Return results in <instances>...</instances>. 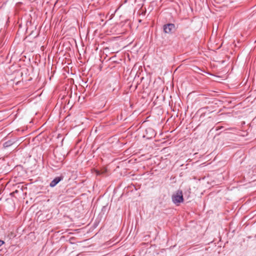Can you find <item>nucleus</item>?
<instances>
[{
	"label": "nucleus",
	"mask_w": 256,
	"mask_h": 256,
	"mask_svg": "<svg viewBox=\"0 0 256 256\" xmlns=\"http://www.w3.org/2000/svg\"><path fill=\"white\" fill-rule=\"evenodd\" d=\"M172 200L174 204L176 206H179L184 200L182 192L180 190L176 191V192L172 194Z\"/></svg>",
	"instance_id": "1"
},
{
	"label": "nucleus",
	"mask_w": 256,
	"mask_h": 256,
	"mask_svg": "<svg viewBox=\"0 0 256 256\" xmlns=\"http://www.w3.org/2000/svg\"><path fill=\"white\" fill-rule=\"evenodd\" d=\"M164 31L166 34H172L176 29L175 25L173 24H168L164 26Z\"/></svg>",
	"instance_id": "2"
},
{
	"label": "nucleus",
	"mask_w": 256,
	"mask_h": 256,
	"mask_svg": "<svg viewBox=\"0 0 256 256\" xmlns=\"http://www.w3.org/2000/svg\"><path fill=\"white\" fill-rule=\"evenodd\" d=\"M12 144L13 143L12 140H8L4 144V146L5 148H7L12 146Z\"/></svg>",
	"instance_id": "4"
},
{
	"label": "nucleus",
	"mask_w": 256,
	"mask_h": 256,
	"mask_svg": "<svg viewBox=\"0 0 256 256\" xmlns=\"http://www.w3.org/2000/svg\"><path fill=\"white\" fill-rule=\"evenodd\" d=\"M63 180L62 176L56 177L50 184V186L52 188L55 186L59 182Z\"/></svg>",
	"instance_id": "3"
},
{
	"label": "nucleus",
	"mask_w": 256,
	"mask_h": 256,
	"mask_svg": "<svg viewBox=\"0 0 256 256\" xmlns=\"http://www.w3.org/2000/svg\"><path fill=\"white\" fill-rule=\"evenodd\" d=\"M97 174H100V172H97Z\"/></svg>",
	"instance_id": "7"
},
{
	"label": "nucleus",
	"mask_w": 256,
	"mask_h": 256,
	"mask_svg": "<svg viewBox=\"0 0 256 256\" xmlns=\"http://www.w3.org/2000/svg\"><path fill=\"white\" fill-rule=\"evenodd\" d=\"M146 132L148 131H149L150 132H152V135H155V133H154V130L152 128H148L146 130Z\"/></svg>",
	"instance_id": "5"
},
{
	"label": "nucleus",
	"mask_w": 256,
	"mask_h": 256,
	"mask_svg": "<svg viewBox=\"0 0 256 256\" xmlns=\"http://www.w3.org/2000/svg\"><path fill=\"white\" fill-rule=\"evenodd\" d=\"M4 241L2 240H0V247L2 245L4 244Z\"/></svg>",
	"instance_id": "6"
}]
</instances>
